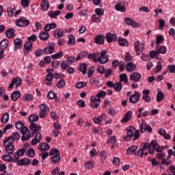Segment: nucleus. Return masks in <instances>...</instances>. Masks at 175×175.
Here are the masks:
<instances>
[{
	"instance_id": "obj_1",
	"label": "nucleus",
	"mask_w": 175,
	"mask_h": 175,
	"mask_svg": "<svg viewBox=\"0 0 175 175\" xmlns=\"http://www.w3.org/2000/svg\"><path fill=\"white\" fill-rule=\"evenodd\" d=\"M107 52L106 51H102L99 57V52L96 53H90L88 55V59H93L94 62H99V64H104L109 62V57L106 55Z\"/></svg>"
},
{
	"instance_id": "obj_2",
	"label": "nucleus",
	"mask_w": 175,
	"mask_h": 175,
	"mask_svg": "<svg viewBox=\"0 0 175 175\" xmlns=\"http://www.w3.org/2000/svg\"><path fill=\"white\" fill-rule=\"evenodd\" d=\"M16 129H21V133L23 135L21 137L22 142H27L31 138V131H28V127L24 125L21 121H18L15 124Z\"/></svg>"
},
{
	"instance_id": "obj_3",
	"label": "nucleus",
	"mask_w": 175,
	"mask_h": 175,
	"mask_svg": "<svg viewBox=\"0 0 175 175\" xmlns=\"http://www.w3.org/2000/svg\"><path fill=\"white\" fill-rule=\"evenodd\" d=\"M105 96H106V92L103 90H100L96 96H92L90 97V107L98 109L100 106V98H105Z\"/></svg>"
},
{
	"instance_id": "obj_4",
	"label": "nucleus",
	"mask_w": 175,
	"mask_h": 175,
	"mask_svg": "<svg viewBox=\"0 0 175 175\" xmlns=\"http://www.w3.org/2000/svg\"><path fill=\"white\" fill-rule=\"evenodd\" d=\"M3 146L5 148L4 153L5 154L1 156V159L5 162H13L14 160L12 155L14 152V146H7L5 143L3 144Z\"/></svg>"
},
{
	"instance_id": "obj_5",
	"label": "nucleus",
	"mask_w": 175,
	"mask_h": 175,
	"mask_svg": "<svg viewBox=\"0 0 175 175\" xmlns=\"http://www.w3.org/2000/svg\"><path fill=\"white\" fill-rule=\"evenodd\" d=\"M132 137H134L133 140H137L140 137V131L130 126L127 128V136H125L124 139L126 142H129Z\"/></svg>"
},
{
	"instance_id": "obj_6",
	"label": "nucleus",
	"mask_w": 175,
	"mask_h": 175,
	"mask_svg": "<svg viewBox=\"0 0 175 175\" xmlns=\"http://www.w3.org/2000/svg\"><path fill=\"white\" fill-rule=\"evenodd\" d=\"M49 155L51 157L50 162L52 165H57L61 162V156H59V150L57 148L51 149L49 151Z\"/></svg>"
},
{
	"instance_id": "obj_7",
	"label": "nucleus",
	"mask_w": 175,
	"mask_h": 175,
	"mask_svg": "<svg viewBox=\"0 0 175 175\" xmlns=\"http://www.w3.org/2000/svg\"><path fill=\"white\" fill-rule=\"evenodd\" d=\"M20 133L17 131L14 132L10 137H7L3 142V144H5L7 146H14L13 143H14L15 140H20Z\"/></svg>"
},
{
	"instance_id": "obj_8",
	"label": "nucleus",
	"mask_w": 175,
	"mask_h": 175,
	"mask_svg": "<svg viewBox=\"0 0 175 175\" xmlns=\"http://www.w3.org/2000/svg\"><path fill=\"white\" fill-rule=\"evenodd\" d=\"M42 129V127L39 125H38L36 123H31L29 125V131L28 132H30V137L31 136H33L35 133H39V131Z\"/></svg>"
},
{
	"instance_id": "obj_9",
	"label": "nucleus",
	"mask_w": 175,
	"mask_h": 175,
	"mask_svg": "<svg viewBox=\"0 0 175 175\" xmlns=\"http://www.w3.org/2000/svg\"><path fill=\"white\" fill-rule=\"evenodd\" d=\"M29 23V20L25 18V17H21L15 21V24L17 27H28Z\"/></svg>"
},
{
	"instance_id": "obj_10",
	"label": "nucleus",
	"mask_w": 175,
	"mask_h": 175,
	"mask_svg": "<svg viewBox=\"0 0 175 175\" xmlns=\"http://www.w3.org/2000/svg\"><path fill=\"white\" fill-rule=\"evenodd\" d=\"M54 50H55V44H54V42H51L43 49V53L44 54H53Z\"/></svg>"
},
{
	"instance_id": "obj_11",
	"label": "nucleus",
	"mask_w": 175,
	"mask_h": 175,
	"mask_svg": "<svg viewBox=\"0 0 175 175\" xmlns=\"http://www.w3.org/2000/svg\"><path fill=\"white\" fill-rule=\"evenodd\" d=\"M16 87V88H18L21 85V78L20 77H16L14 78L10 84L8 88H13V87Z\"/></svg>"
},
{
	"instance_id": "obj_12",
	"label": "nucleus",
	"mask_w": 175,
	"mask_h": 175,
	"mask_svg": "<svg viewBox=\"0 0 175 175\" xmlns=\"http://www.w3.org/2000/svg\"><path fill=\"white\" fill-rule=\"evenodd\" d=\"M105 39L107 43H112V42H117V34L107 33L105 36Z\"/></svg>"
},
{
	"instance_id": "obj_13",
	"label": "nucleus",
	"mask_w": 175,
	"mask_h": 175,
	"mask_svg": "<svg viewBox=\"0 0 175 175\" xmlns=\"http://www.w3.org/2000/svg\"><path fill=\"white\" fill-rule=\"evenodd\" d=\"M140 79H142V74L139 72H135L130 75V80L134 83H139V81H140Z\"/></svg>"
},
{
	"instance_id": "obj_14",
	"label": "nucleus",
	"mask_w": 175,
	"mask_h": 175,
	"mask_svg": "<svg viewBox=\"0 0 175 175\" xmlns=\"http://www.w3.org/2000/svg\"><path fill=\"white\" fill-rule=\"evenodd\" d=\"M158 144V142H157V140H152L150 144H149V146L148 148V153L150 154H154L155 152V147H157Z\"/></svg>"
},
{
	"instance_id": "obj_15",
	"label": "nucleus",
	"mask_w": 175,
	"mask_h": 175,
	"mask_svg": "<svg viewBox=\"0 0 175 175\" xmlns=\"http://www.w3.org/2000/svg\"><path fill=\"white\" fill-rule=\"evenodd\" d=\"M105 39V36L102 34H98L94 37V42L96 44H104Z\"/></svg>"
},
{
	"instance_id": "obj_16",
	"label": "nucleus",
	"mask_w": 175,
	"mask_h": 175,
	"mask_svg": "<svg viewBox=\"0 0 175 175\" xmlns=\"http://www.w3.org/2000/svg\"><path fill=\"white\" fill-rule=\"evenodd\" d=\"M139 99H140V94L139 92H135L129 97V102L133 104L137 103L139 102Z\"/></svg>"
},
{
	"instance_id": "obj_17",
	"label": "nucleus",
	"mask_w": 175,
	"mask_h": 175,
	"mask_svg": "<svg viewBox=\"0 0 175 175\" xmlns=\"http://www.w3.org/2000/svg\"><path fill=\"white\" fill-rule=\"evenodd\" d=\"M106 85H107V87L109 88H122L121 82H116L113 83V81H107L106 83Z\"/></svg>"
},
{
	"instance_id": "obj_18",
	"label": "nucleus",
	"mask_w": 175,
	"mask_h": 175,
	"mask_svg": "<svg viewBox=\"0 0 175 175\" xmlns=\"http://www.w3.org/2000/svg\"><path fill=\"white\" fill-rule=\"evenodd\" d=\"M16 163L18 166H28L31 163V159L28 158H24L23 159L18 160Z\"/></svg>"
},
{
	"instance_id": "obj_19",
	"label": "nucleus",
	"mask_w": 175,
	"mask_h": 175,
	"mask_svg": "<svg viewBox=\"0 0 175 175\" xmlns=\"http://www.w3.org/2000/svg\"><path fill=\"white\" fill-rule=\"evenodd\" d=\"M40 140H42V134L38 132L36 133L35 138L31 140V146H36L38 143H40Z\"/></svg>"
},
{
	"instance_id": "obj_20",
	"label": "nucleus",
	"mask_w": 175,
	"mask_h": 175,
	"mask_svg": "<svg viewBox=\"0 0 175 175\" xmlns=\"http://www.w3.org/2000/svg\"><path fill=\"white\" fill-rule=\"evenodd\" d=\"M38 150L40 151H48V150H50V145L46 142L40 143L38 146Z\"/></svg>"
},
{
	"instance_id": "obj_21",
	"label": "nucleus",
	"mask_w": 175,
	"mask_h": 175,
	"mask_svg": "<svg viewBox=\"0 0 175 175\" xmlns=\"http://www.w3.org/2000/svg\"><path fill=\"white\" fill-rule=\"evenodd\" d=\"M32 49V42L31 41H28L24 45V53L25 55H28L29 54V50Z\"/></svg>"
},
{
	"instance_id": "obj_22",
	"label": "nucleus",
	"mask_w": 175,
	"mask_h": 175,
	"mask_svg": "<svg viewBox=\"0 0 175 175\" xmlns=\"http://www.w3.org/2000/svg\"><path fill=\"white\" fill-rule=\"evenodd\" d=\"M20 96H21V92H20V91L15 90L11 94V100L13 102H16Z\"/></svg>"
},
{
	"instance_id": "obj_23",
	"label": "nucleus",
	"mask_w": 175,
	"mask_h": 175,
	"mask_svg": "<svg viewBox=\"0 0 175 175\" xmlns=\"http://www.w3.org/2000/svg\"><path fill=\"white\" fill-rule=\"evenodd\" d=\"M49 32L47 31H41L39 34V38L40 40H42L43 42H46V40H49Z\"/></svg>"
},
{
	"instance_id": "obj_24",
	"label": "nucleus",
	"mask_w": 175,
	"mask_h": 175,
	"mask_svg": "<svg viewBox=\"0 0 175 175\" xmlns=\"http://www.w3.org/2000/svg\"><path fill=\"white\" fill-rule=\"evenodd\" d=\"M41 9L43 10V12H46L49 10V8H50V4H49V1L47 0H42L40 3Z\"/></svg>"
},
{
	"instance_id": "obj_25",
	"label": "nucleus",
	"mask_w": 175,
	"mask_h": 175,
	"mask_svg": "<svg viewBox=\"0 0 175 175\" xmlns=\"http://www.w3.org/2000/svg\"><path fill=\"white\" fill-rule=\"evenodd\" d=\"M135 49L136 51L143 52V50H144V44H142L140 41H137L135 42Z\"/></svg>"
},
{
	"instance_id": "obj_26",
	"label": "nucleus",
	"mask_w": 175,
	"mask_h": 175,
	"mask_svg": "<svg viewBox=\"0 0 175 175\" xmlns=\"http://www.w3.org/2000/svg\"><path fill=\"white\" fill-rule=\"evenodd\" d=\"M54 36L56 39H59L64 36V30L62 29H56L54 32Z\"/></svg>"
},
{
	"instance_id": "obj_27",
	"label": "nucleus",
	"mask_w": 175,
	"mask_h": 175,
	"mask_svg": "<svg viewBox=\"0 0 175 175\" xmlns=\"http://www.w3.org/2000/svg\"><path fill=\"white\" fill-rule=\"evenodd\" d=\"M137 150V146L133 145L127 148L126 154L127 155H132L133 154H135V152H136Z\"/></svg>"
},
{
	"instance_id": "obj_28",
	"label": "nucleus",
	"mask_w": 175,
	"mask_h": 175,
	"mask_svg": "<svg viewBox=\"0 0 175 175\" xmlns=\"http://www.w3.org/2000/svg\"><path fill=\"white\" fill-rule=\"evenodd\" d=\"M126 70L130 72H133V70H136V66L132 62H129L126 66Z\"/></svg>"
},
{
	"instance_id": "obj_29",
	"label": "nucleus",
	"mask_w": 175,
	"mask_h": 175,
	"mask_svg": "<svg viewBox=\"0 0 175 175\" xmlns=\"http://www.w3.org/2000/svg\"><path fill=\"white\" fill-rule=\"evenodd\" d=\"M132 118V111H129L126 113L124 117L122 119L121 122H128Z\"/></svg>"
},
{
	"instance_id": "obj_30",
	"label": "nucleus",
	"mask_w": 175,
	"mask_h": 175,
	"mask_svg": "<svg viewBox=\"0 0 175 175\" xmlns=\"http://www.w3.org/2000/svg\"><path fill=\"white\" fill-rule=\"evenodd\" d=\"M53 79H54V76L53 75V74L46 75V79L44 81L45 84H46V85H51L53 84V82H51V80H53Z\"/></svg>"
},
{
	"instance_id": "obj_31",
	"label": "nucleus",
	"mask_w": 175,
	"mask_h": 175,
	"mask_svg": "<svg viewBox=\"0 0 175 175\" xmlns=\"http://www.w3.org/2000/svg\"><path fill=\"white\" fill-rule=\"evenodd\" d=\"M124 21H125V23L127 24V25H131V27H137V23L131 18H126L124 19Z\"/></svg>"
},
{
	"instance_id": "obj_32",
	"label": "nucleus",
	"mask_w": 175,
	"mask_h": 175,
	"mask_svg": "<svg viewBox=\"0 0 175 175\" xmlns=\"http://www.w3.org/2000/svg\"><path fill=\"white\" fill-rule=\"evenodd\" d=\"M5 36H7L8 39H13V38H14V29L12 28L8 29L5 32Z\"/></svg>"
},
{
	"instance_id": "obj_33",
	"label": "nucleus",
	"mask_w": 175,
	"mask_h": 175,
	"mask_svg": "<svg viewBox=\"0 0 175 175\" xmlns=\"http://www.w3.org/2000/svg\"><path fill=\"white\" fill-rule=\"evenodd\" d=\"M29 124H36V121L39 120V116L38 115H31L28 118Z\"/></svg>"
},
{
	"instance_id": "obj_34",
	"label": "nucleus",
	"mask_w": 175,
	"mask_h": 175,
	"mask_svg": "<svg viewBox=\"0 0 175 175\" xmlns=\"http://www.w3.org/2000/svg\"><path fill=\"white\" fill-rule=\"evenodd\" d=\"M61 14V11L59 10H56V11H50L49 12V16L51 17V18H57L59 15Z\"/></svg>"
},
{
	"instance_id": "obj_35",
	"label": "nucleus",
	"mask_w": 175,
	"mask_h": 175,
	"mask_svg": "<svg viewBox=\"0 0 175 175\" xmlns=\"http://www.w3.org/2000/svg\"><path fill=\"white\" fill-rule=\"evenodd\" d=\"M115 9L117 10V12H121L122 13H124L125 12L126 9L124 6H122L121 5V3H118L115 5Z\"/></svg>"
},
{
	"instance_id": "obj_36",
	"label": "nucleus",
	"mask_w": 175,
	"mask_h": 175,
	"mask_svg": "<svg viewBox=\"0 0 175 175\" xmlns=\"http://www.w3.org/2000/svg\"><path fill=\"white\" fill-rule=\"evenodd\" d=\"M105 117V113H102L100 116L94 118L93 121L95 124H100L103 121Z\"/></svg>"
},
{
	"instance_id": "obj_37",
	"label": "nucleus",
	"mask_w": 175,
	"mask_h": 175,
	"mask_svg": "<svg viewBox=\"0 0 175 175\" xmlns=\"http://www.w3.org/2000/svg\"><path fill=\"white\" fill-rule=\"evenodd\" d=\"M9 44V41L6 39L2 40L0 42V49L1 50H5Z\"/></svg>"
},
{
	"instance_id": "obj_38",
	"label": "nucleus",
	"mask_w": 175,
	"mask_h": 175,
	"mask_svg": "<svg viewBox=\"0 0 175 175\" xmlns=\"http://www.w3.org/2000/svg\"><path fill=\"white\" fill-rule=\"evenodd\" d=\"M146 129H147V123L142 120L139 124V129H140L141 133H144V132H146Z\"/></svg>"
},
{
	"instance_id": "obj_39",
	"label": "nucleus",
	"mask_w": 175,
	"mask_h": 175,
	"mask_svg": "<svg viewBox=\"0 0 175 175\" xmlns=\"http://www.w3.org/2000/svg\"><path fill=\"white\" fill-rule=\"evenodd\" d=\"M157 53L158 54H166V53H167V48L163 45L159 48H157Z\"/></svg>"
},
{
	"instance_id": "obj_40",
	"label": "nucleus",
	"mask_w": 175,
	"mask_h": 175,
	"mask_svg": "<svg viewBox=\"0 0 175 175\" xmlns=\"http://www.w3.org/2000/svg\"><path fill=\"white\" fill-rule=\"evenodd\" d=\"M165 99V94L162 92H158L156 100L157 102H162Z\"/></svg>"
},
{
	"instance_id": "obj_41",
	"label": "nucleus",
	"mask_w": 175,
	"mask_h": 175,
	"mask_svg": "<svg viewBox=\"0 0 175 175\" xmlns=\"http://www.w3.org/2000/svg\"><path fill=\"white\" fill-rule=\"evenodd\" d=\"M23 44V40L20 38H16L14 40V44L16 49H21V44Z\"/></svg>"
},
{
	"instance_id": "obj_42",
	"label": "nucleus",
	"mask_w": 175,
	"mask_h": 175,
	"mask_svg": "<svg viewBox=\"0 0 175 175\" xmlns=\"http://www.w3.org/2000/svg\"><path fill=\"white\" fill-rule=\"evenodd\" d=\"M8 121H9V113H5L4 114H3L1 117V122H2V124H6V122H8Z\"/></svg>"
},
{
	"instance_id": "obj_43",
	"label": "nucleus",
	"mask_w": 175,
	"mask_h": 175,
	"mask_svg": "<svg viewBox=\"0 0 175 175\" xmlns=\"http://www.w3.org/2000/svg\"><path fill=\"white\" fill-rule=\"evenodd\" d=\"M87 64H81L79 66V70L83 73V75H85L87 73Z\"/></svg>"
},
{
	"instance_id": "obj_44",
	"label": "nucleus",
	"mask_w": 175,
	"mask_h": 175,
	"mask_svg": "<svg viewBox=\"0 0 175 175\" xmlns=\"http://www.w3.org/2000/svg\"><path fill=\"white\" fill-rule=\"evenodd\" d=\"M63 55H64L63 52H59L57 53L52 55L51 58H52V59H59V58H62Z\"/></svg>"
},
{
	"instance_id": "obj_45",
	"label": "nucleus",
	"mask_w": 175,
	"mask_h": 175,
	"mask_svg": "<svg viewBox=\"0 0 175 175\" xmlns=\"http://www.w3.org/2000/svg\"><path fill=\"white\" fill-rule=\"evenodd\" d=\"M70 66V64H69V62L63 60L61 63V68L62 69H64V70Z\"/></svg>"
},
{
	"instance_id": "obj_46",
	"label": "nucleus",
	"mask_w": 175,
	"mask_h": 175,
	"mask_svg": "<svg viewBox=\"0 0 175 175\" xmlns=\"http://www.w3.org/2000/svg\"><path fill=\"white\" fill-rule=\"evenodd\" d=\"M120 81H123L125 84H128V76L126 74H121L120 76Z\"/></svg>"
},
{
	"instance_id": "obj_47",
	"label": "nucleus",
	"mask_w": 175,
	"mask_h": 175,
	"mask_svg": "<svg viewBox=\"0 0 175 175\" xmlns=\"http://www.w3.org/2000/svg\"><path fill=\"white\" fill-rule=\"evenodd\" d=\"M32 99H33V96H32V94H27L23 95V100L28 102L29 100H32Z\"/></svg>"
},
{
	"instance_id": "obj_48",
	"label": "nucleus",
	"mask_w": 175,
	"mask_h": 175,
	"mask_svg": "<svg viewBox=\"0 0 175 175\" xmlns=\"http://www.w3.org/2000/svg\"><path fill=\"white\" fill-rule=\"evenodd\" d=\"M96 15L100 17V16H103L105 14V10L102 8H96L94 10Z\"/></svg>"
},
{
	"instance_id": "obj_49",
	"label": "nucleus",
	"mask_w": 175,
	"mask_h": 175,
	"mask_svg": "<svg viewBox=\"0 0 175 175\" xmlns=\"http://www.w3.org/2000/svg\"><path fill=\"white\" fill-rule=\"evenodd\" d=\"M7 12L9 17H13V16H14V9H13V8L10 6L8 7L7 8Z\"/></svg>"
},
{
	"instance_id": "obj_50",
	"label": "nucleus",
	"mask_w": 175,
	"mask_h": 175,
	"mask_svg": "<svg viewBox=\"0 0 175 175\" xmlns=\"http://www.w3.org/2000/svg\"><path fill=\"white\" fill-rule=\"evenodd\" d=\"M135 157H139V158H143V155H144V151L142 150L140 148L138 151L134 153Z\"/></svg>"
},
{
	"instance_id": "obj_51",
	"label": "nucleus",
	"mask_w": 175,
	"mask_h": 175,
	"mask_svg": "<svg viewBox=\"0 0 175 175\" xmlns=\"http://www.w3.org/2000/svg\"><path fill=\"white\" fill-rule=\"evenodd\" d=\"M27 155L29 158H33L35 157V150H33V148H31L28 149Z\"/></svg>"
},
{
	"instance_id": "obj_52",
	"label": "nucleus",
	"mask_w": 175,
	"mask_h": 175,
	"mask_svg": "<svg viewBox=\"0 0 175 175\" xmlns=\"http://www.w3.org/2000/svg\"><path fill=\"white\" fill-rule=\"evenodd\" d=\"M69 40L68 41V44H75L76 38L73 35H70L68 38Z\"/></svg>"
},
{
	"instance_id": "obj_53",
	"label": "nucleus",
	"mask_w": 175,
	"mask_h": 175,
	"mask_svg": "<svg viewBox=\"0 0 175 175\" xmlns=\"http://www.w3.org/2000/svg\"><path fill=\"white\" fill-rule=\"evenodd\" d=\"M118 43L120 46H126L128 44V40L123 38H119Z\"/></svg>"
},
{
	"instance_id": "obj_54",
	"label": "nucleus",
	"mask_w": 175,
	"mask_h": 175,
	"mask_svg": "<svg viewBox=\"0 0 175 175\" xmlns=\"http://www.w3.org/2000/svg\"><path fill=\"white\" fill-rule=\"evenodd\" d=\"M161 70H162V64H161V62H158L155 68L154 73H159V72H161Z\"/></svg>"
},
{
	"instance_id": "obj_55",
	"label": "nucleus",
	"mask_w": 175,
	"mask_h": 175,
	"mask_svg": "<svg viewBox=\"0 0 175 175\" xmlns=\"http://www.w3.org/2000/svg\"><path fill=\"white\" fill-rule=\"evenodd\" d=\"M57 87L58 88H63V87H65V80L60 79L57 83Z\"/></svg>"
},
{
	"instance_id": "obj_56",
	"label": "nucleus",
	"mask_w": 175,
	"mask_h": 175,
	"mask_svg": "<svg viewBox=\"0 0 175 175\" xmlns=\"http://www.w3.org/2000/svg\"><path fill=\"white\" fill-rule=\"evenodd\" d=\"M85 167H86V169H92V167H94V163L91 161H87L85 163Z\"/></svg>"
},
{
	"instance_id": "obj_57",
	"label": "nucleus",
	"mask_w": 175,
	"mask_h": 175,
	"mask_svg": "<svg viewBox=\"0 0 175 175\" xmlns=\"http://www.w3.org/2000/svg\"><path fill=\"white\" fill-rule=\"evenodd\" d=\"M50 117L51 118H52V120H58V118H59V116L58 115H57V113L55 112H54L53 111H52L50 113Z\"/></svg>"
},
{
	"instance_id": "obj_58",
	"label": "nucleus",
	"mask_w": 175,
	"mask_h": 175,
	"mask_svg": "<svg viewBox=\"0 0 175 175\" xmlns=\"http://www.w3.org/2000/svg\"><path fill=\"white\" fill-rule=\"evenodd\" d=\"M87 85V83L85 81L83 82H78L76 84V88H83V87H85Z\"/></svg>"
},
{
	"instance_id": "obj_59",
	"label": "nucleus",
	"mask_w": 175,
	"mask_h": 175,
	"mask_svg": "<svg viewBox=\"0 0 175 175\" xmlns=\"http://www.w3.org/2000/svg\"><path fill=\"white\" fill-rule=\"evenodd\" d=\"M148 147H150V144L148 142L143 143L142 144H141V148L144 151L148 150Z\"/></svg>"
},
{
	"instance_id": "obj_60",
	"label": "nucleus",
	"mask_w": 175,
	"mask_h": 175,
	"mask_svg": "<svg viewBox=\"0 0 175 175\" xmlns=\"http://www.w3.org/2000/svg\"><path fill=\"white\" fill-rule=\"evenodd\" d=\"M47 98L49 99H54V98H55V92L50 91L47 94Z\"/></svg>"
},
{
	"instance_id": "obj_61",
	"label": "nucleus",
	"mask_w": 175,
	"mask_h": 175,
	"mask_svg": "<svg viewBox=\"0 0 175 175\" xmlns=\"http://www.w3.org/2000/svg\"><path fill=\"white\" fill-rule=\"evenodd\" d=\"M159 28L162 31L163 29V27H165V21L163 19L159 20Z\"/></svg>"
},
{
	"instance_id": "obj_62",
	"label": "nucleus",
	"mask_w": 175,
	"mask_h": 175,
	"mask_svg": "<svg viewBox=\"0 0 175 175\" xmlns=\"http://www.w3.org/2000/svg\"><path fill=\"white\" fill-rule=\"evenodd\" d=\"M107 143H109L110 144H116V137L115 136H111L107 139Z\"/></svg>"
},
{
	"instance_id": "obj_63",
	"label": "nucleus",
	"mask_w": 175,
	"mask_h": 175,
	"mask_svg": "<svg viewBox=\"0 0 175 175\" xmlns=\"http://www.w3.org/2000/svg\"><path fill=\"white\" fill-rule=\"evenodd\" d=\"M97 72L103 75V73H105V67L102 66H98L97 68Z\"/></svg>"
},
{
	"instance_id": "obj_64",
	"label": "nucleus",
	"mask_w": 175,
	"mask_h": 175,
	"mask_svg": "<svg viewBox=\"0 0 175 175\" xmlns=\"http://www.w3.org/2000/svg\"><path fill=\"white\" fill-rule=\"evenodd\" d=\"M167 69L169 70L170 73H175V66L174 65L168 66Z\"/></svg>"
}]
</instances>
